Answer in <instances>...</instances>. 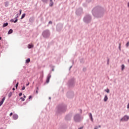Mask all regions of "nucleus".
<instances>
[{
	"label": "nucleus",
	"mask_w": 129,
	"mask_h": 129,
	"mask_svg": "<svg viewBox=\"0 0 129 129\" xmlns=\"http://www.w3.org/2000/svg\"><path fill=\"white\" fill-rule=\"evenodd\" d=\"M92 14L94 18H101L104 14V9L101 7L97 6L93 8Z\"/></svg>",
	"instance_id": "f257e3e1"
},
{
	"label": "nucleus",
	"mask_w": 129,
	"mask_h": 129,
	"mask_svg": "<svg viewBox=\"0 0 129 129\" xmlns=\"http://www.w3.org/2000/svg\"><path fill=\"white\" fill-rule=\"evenodd\" d=\"M67 110V106L64 104H58L55 108V115H60Z\"/></svg>",
	"instance_id": "f03ea898"
},
{
	"label": "nucleus",
	"mask_w": 129,
	"mask_h": 129,
	"mask_svg": "<svg viewBox=\"0 0 129 129\" xmlns=\"http://www.w3.org/2000/svg\"><path fill=\"white\" fill-rule=\"evenodd\" d=\"M83 21L85 24H90L92 21V16L90 14H86L83 18Z\"/></svg>",
	"instance_id": "7ed1b4c3"
},
{
	"label": "nucleus",
	"mask_w": 129,
	"mask_h": 129,
	"mask_svg": "<svg viewBox=\"0 0 129 129\" xmlns=\"http://www.w3.org/2000/svg\"><path fill=\"white\" fill-rule=\"evenodd\" d=\"M83 119V117L79 113H77L74 115V120L75 122H80Z\"/></svg>",
	"instance_id": "20e7f679"
},
{
	"label": "nucleus",
	"mask_w": 129,
	"mask_h": 129,
	"mask_svg": "<svg viewBox=\"0 0 129 129\" xmlns=\"http://www.w3.org/2000/svg\"><path fill=\"white\" fill-rule=\"evenodd\" d=\"M42 35L43 38H45V39H48V38L50 37V35H51L50 30L48 29L44 30L42 33Z\"/></svg>",
	"instance_id": "39448f33"
},
{
	"label": "nucleus",
	"mask_w": 129,
	"mask_h": 129,
	"mask_svg": "<svg viewBox=\"0 0 129 129\" xmlns=\"http://www.w3.org/2000/svg\"><path fill=\"white\" fill-rule=\"evenodd\" d=\"M62 29H63V24L59 23L56 25V30L57 32H61Z\"/></svg>",
	"instance_id": "423d86ee"
},
{
	"label": "nucleus",
	"mask_w": 129,
	"mask_h": 129,
	"mask_svg": "<svg viewBox=\"0 0 129 129\" xmlns=\"http://www.w3.org/2000/svg\"><path fill=\"white\" fill-rule=\"evenodd\" d=\"M82 12H83V9L82 8H79L76 11V14L77 16H80L81 14H82Z\"/></svg>",
	"instance_id": "0eeeda50"
},
{
	"label": "nucleus",
	"mask_w": 129,
	"mask_h": 129,
	"mask_svg": "<svg viewBox=\"0 0 129 129\" xmlns=\"http://www.w3.org/2000/svg\"><path fill=\"white\" fill-rule=\"evenodd\" d=\"M67 96L68 98H73V96H74V93H73V92H68L67 93Z\"/></svg>",
	"instance_id": "6e6552de"
},
{
	"label": "nucleus",
	"mask_w": 129,
	"mask_h": 129,
	"mask_svg": "<svg viewBox=\"0 0 129 129\" xmlns=\"http://www.w3.org/2000/svg\"><path fill=\"white\" fill-rule=\"evenodd\" d=\"M129 119V116L127 115H124L120 120V121H127Z\"/></svg>",
	"instance_id": "1a4fd4ad"
},
{
	"label": "nucleus",
	"mask_w": 129,
	"mask_h": 129,
	"mask_svg": "<svg viewBox=\"0 0 129 129\" xmlns=\"http://www.w3.org/2000/svg\"><path fill=\"white\" fill-rule=\"evenodd\" d=\"M75 80V79H74V78H73L72 79L69 81V86H73V85H74Z\"/></svg>",
	"instance_id": "9d476101"
},
{
	"label": "nucleus",
	"mask_w": 129,
	"mask_h": 129,
	"mask_svg": "<svg viewBox=\"0 0 129 129\" xmlns=\"http://www.w3.org/2000/svg\"><path fill=\"white\" fill-rule=\"evenodd\" d=\"M71 117H72V114H69L66 116V120H71Z\"/></svg>",
	"instance_id": "9b49d317"
},
{
	"label": "nucleus",
	"mask_w": 129,
	"mask_h": 129,
	"mask_svg": "<svg viewBox=\"0 0 129 129\" xmlns=\"http://www.w3.org/2000/svg\"><path fill=\"white\" fill-rule=\"evenodd\" d=\"M52 73L51 72H50L49 73V74H48V76L47 77V79H46V83H48L49 82H50V78H51V74Z\"/></svg>",
	"instance_id": "f8f14e48"
},
{
	"label": "nucleus",
	"mask_w": 129,
	"mask_h": 129,
	"mask_svg": "<svg viewBox=\"0 0 129 129\" xmlns=\"http://www.w3.org/2000/svg\"><path fill=\"white\" fill-rule=\"evenodd\" d=\"M5 100H6V97H4L2 101H0V106H2V105H3V104L4 103V101H5Z\"/></svg>",
	"instance_id": "ddd939ff"
},
{
	"label": "nucleus",
	"mask_w": 129,
	"mask_h": 129,
	"mask_svg": "<svg viewBox=\"0 0 129 129\" xmlns=\"http://www.w3.org/2000/svg\"><path fill=\"white\" fill-rule=\"evenodd\" d=\"M19 118V116L17 114H14L13 115V119H18V118Z\"/></svg>",
	"instance_id": "4468645a"
},
{
	"label": "nucleus",
	"mask_w": 129,
	"mask_h": 129,
	"mask_svg": "<svg viewBox=\"0 0 129 129\" xmlns=\"http://www.w3.org/2000/svg\"><path fill=\"white\" fill-rule=\"evenodd\" d=\"M89 116L91 120V121H93V117H92V114L91 113H89Z\"/></svg>",
	"instance_id": "2eb2a0df"
},
{
	"label": "nucleus",
	"mask_w": 129,
	"mask_h": 129,
	"mask_svg": "<svg viewBox=\"0 0 129 129\" xmlns=\"http://www.w3.org/2000/svg\"><path fill=\"white\" fill-rule=\"evenodd\" d=\"M108 99V97H107V95H106L104 98V101L106 102V101H107Z\"/></svg>",
	"instance_id": "dca6fc26"
},
{
	"label": "nucleus",
	"mask_w": 129,
	"mask_h": 129,
	"mask_svg": "<svg viewBox=\"0 0 129 129\" xmlns=\"http://www.w3.org/2000/svg\"><path fill=\"white\" fill-rule=\"evenodd\" d=\"M38 91H39V87H37L34 90V92H36V94H38Z\"/></svg>",
	"instance_id": "f3484780"
},
{
	"label": "nucleus",
	"mask_w": 129,
	"mask_h": 129,
	"mask_svg": "<svg viewBox=\"0 0 129 129\" xmlns=\"http://www.w3.org/2000/svg\"><path fill=\"white\" fill-rule=\"evenodd\" d=\"M49 0H41V1L42 2V3H43V4H48V1Z\"/></svg>",
	"instance_id": "a211bd4d"
},
{
	"label": "nucleus",
	"mask_w": 129,
	"mask_h": 129,
	"mask_svg": "<svg viewBox=\"0 0 129 129\" xmlns=\"http://www.w3.org/2000/svg\"><path fill=\"white\" fill-rule=\"evenodd\" d=\"M25 17H26V14H23L22 16H21V20H23V19H24V18H25Z\"/></svg>",
	"instance_id": "6ab92c4d"
},
{
	"label": "nucleus",
	"mask_w": 129,
	"mask_h": 129,
	"mask_svg": "<svg viewBox=\"0 0 129 129\" xmlns=\"http://www.w3.org/2000/svg\"><path fill=\"white\" fill-rule=\"evenodd\" d=\"M13 33V29H10L9 31H8V35H10V34H12Z\"/></svg>",
	"instance_id": "aec40b11"
},
{
	"label": "nucleus",
	"mask_w": 129,
	"mask_h": 129,
	"mask_svg": "<svg viewBox=\"0 0 129 129\" xmlns=\"http://www.w3.org/2000/svg\"><path fill=\"white\" fill-rule=\"evenodd\" d=\"M124 68H125L124 64H122L121 65V70H122V71H123V70H124Z\"/></svg>",
	"instance_id": "412c9836"
},
{
	"label": "nucleus",
	"mask_w": 129,
	"mask_h": 129,
	"mask_svg": "<svg viewBox=\"0 0 129 129\" xmlns=\"http://www.w3.org/2000/svg\"><path fill=\"white\" fill-rule=\"evenodd\" d=\"M12 95H13V93L12 92H10L9 93V94H8V97H11V96H12Z\"/></svg>",
	"instance_id": "4be33fe9"
},
{
	"label": "nucleus",
	"mask_w": 129,
	"mask_h": 129,
	"mask_svg": "<svg viewBox=\"0 0 129 129\" xmlns=\"http://www.w3.org/2000/svg\"><path fill=\"white\" fill-rule=\"evenodd\" d=\"M8 25H9V23H4L3 25V28H5V27H7Z\"/></svg>",
	"instance_id": "5701e85b"
},
{
	"label": "nucleus",
	"mask_w": 129,
	"mask_h": 129,
	"mask_svg": "<svg viewBox=\"0 0 129 129\" xmlns=\"http://www.w3.org/2000/svg\"><path fill=\"white\" fill-rule=\"evenodd\" d=\"M54 6V3L53 2H50L49 4V7H53Z\"/></svg>",
	"instance_id": "b1692460"
},
{
	"label": "nucleus",
	"mask_w": 129,
	"mask_h": 129,
	"mask_svg": "<svg viewBox=\"0 0 129 129\" xmlns=\"http://www.w3.org/2000/svg\"><path fill=\"white\" fill-rule=\"evenodd\" d=\"M30 58H28L26 60V63H30Z\"/></svg>",
	"instance_id": "393cba45"
},
{
	"label": "nucleus",
	"mask_w": 129,
	"mask_h": 129,
	"mask_svg": "<svg viewBox=\"0 0 129 129\" xmlns=\"http://www.w3.org/2000/svg\"><path fill=\"white\" fill-rule=\"evenodd\" d=\"M107 65H109V58L107 57Z\"/></svg>",
	"instance_id": "a878e982"
},
{
	"label": "nucleus",
	"mask_w": 129,
	"mask_h": 129,
	"mask_svg": "<svg viewBox=\"0 0 129 129\" xmlns=\"http://www.w3.org/2000/svg\"><path fill=\"white\" fill-rule=\"evenodd\" d=\"M105 91L107 92V93H109L110 90L108 89H106L105 90Z\"/></svg>",
	"instance_id": "bb28decb"
},
{
	"label": "nucleus",
	"mask_w": 129,
	"mask_h": 129,
	"mask_svg": "<svg viewBox=\"0 0 129 129\" xmlns=\"http://www.w3.org/2000/svg\"><path fill=\"white\" fill-rule=\"evenodd\" d=\"M125 46H126V48H128V46H129V41H128V42L126 43Z\"/></svg>",
	"instance_id": "cd10ccee"
},
{
	"label": "nucleus",
	"mask_w": 129,
	"mask_h": 129,
	"mask_svg": "<svg viewBox=\"0 0 129 129\" xmlns=\"http://www.w3.org/2000/svg\"><path fill=\"white\" fill-rule=\"evenodd\" d=\"M33 47L32 45H30L29 44L28 46V47L29 48V49H31V48H32Z\"/></svg>",
	"instance_id": "c85d7f7f"
},
{
	"label": "nucleus",
	"mask_w": 129,
	"mask_h": 129,
	"mask_svg": "<svg viewBox=\"0 0 129 129\" xmlns=\"http://www.w3.org/2000/svg\"><path fill=\"white\" fill-rule=\"evenodd\" d=\"M118 49L120 51V50H121V44H120V43H119Z\"/></svg>",
	"instance_id": "c756f323"
},
{
	"label": "nucleus",
	"mask_w": 129,
	"mask_h": 129,
	"mask_svg": "<svg viewBox=\"0 0 129 129\" xmlns=\"http://www.w3.org/2000/svg\"><path fill=\"white\" fill-rule=\"evenodd\" d=\"M5 7H8L9 6V2H6L5 4Z\"/></svg>",
	"instance_id": "7c9ffc66"
},
{
	"label": "nucleus",
	"mask_w": 129,
	"mask_h": 129,
	"mask_svg": "<svg viewBox=\"0 0 129 129\" xmlns=\"http://www.w3.org/2000/svg\"><path fill=\"white\" fill-rule=\"evenodd\" d=\"M18 86H19V82H17L16 85V88L17 89Z\"/></svg>",
	"instance_id": "2f4dec72"
},
{
	"label": "nucleus",
	"mask_w": 129,
	"mask_h": 129,
	"mask_svg": "<svg viewBox=\"0 0 129 129\" xmlns=\"http://www.w3.org/2000/svg\"><path fill=\"white\" fill-rule=\"evenodd\" d=\"M17 22H18V16L16 17V20L14 21V23H17Z\"/></svg>",
	"instance_id": "473e14b6"
},
{
	"label": "nucleus",
	"mask_w": 129,
	"mask_h": 129,
	"mask_svg": "<svg viewBox=\"0 0 129 129\" xmlns=\"http://www.w3.org/2000/svg\"><path fill=\"white\" fill-rule=\"evenodd\" d=\"M25 89H26V86H23L22 87V90H25Z\"/></svg>",
	"instance_id": "72a5a7b5"
},
{
	"label": "nucleus",
	"mask_w": 129,
	"mask_h": 129,
	"mask_svg": "<svg viewBox=\"0 0 129 129\" xmlns=\"http://www.w3.org/2000/svg\"><path fill=\"white\" fill-rule=\"evenodd\" d=\"M20 99H21L22 101H25V98H23V97H21L20 98Z\"/></svg>",
	"instance_id": "f704fd0d"
},
{
	"label": "nucleus",
	"mask_w": 129,
	"mask_h": 129,
	"mask_svg": "<svg viewBox=\"0 0 129 129\" xmlns=\"http://www.w3.org/2000/svg\"><path fill=\"white\" fill-rule=\"evenodd\" d=\"M79 111H80V114H82V109H80Z\"/></svg>",
	"instance_id": "c9c22d12"
},
{
	"label": "nucleus",
	"mask_w": 129,
	"mask_h": 129,
	"mask_svg": "<svg viewBox=\"0 0 129 129\" xmlns=\"http://www.w3.org/2000/svg\"><path fill=\"white\" fill-rule=\"evenodd\" d=\"M48 24H50V25H52V24H53V22L50 21H49Z\"/></svg>",
	"instance_id": "e433bc0d"
},
{
	"label": "nucleus",
	"mask_w": 129,
	"mask_h": 129,
	"mask_svg": "<svg viewBox=\"0 0 129 129\" xmlns=\"http://www.w3.org/2000/svg\"><path fill=\"white\" fill-rule=\"evenodd\" d=\"M20 16H21V15H22V10H20V14H19Z\"/></svg>",
	"instance_id": "4c0bfd02"
},
{
	"label": "nucleus",
	"mask_w": 129,
	"mask_h": 129,
	"mask_svg": "<svg viewBox=\"0 0 129 129\" xmlns=\"http://www.w3.org/2000/svg\"><path fill=\"white\" fill-rule=\"evenodd\" d=\"M94 129H98V126H95Z\"/></svg>",
	"instance_id": "58836bf2"
},
{
	"label": "nucleus",
	"mask_w": 129,
	"mask_h": 129,
	"mask_svg": "<svg viewBox=\"0 0 129 129\" xmlns=\"http://www.w3.org/2000/svg\"><path fill=\"white\" fill-rule=\"evenodd\" d=\"M127 109H129V103H128V104L127 105Z\"/></svg>",
	"instance_id": "ea45409f"
},
{
	"label": "nucleus",
	"mask_w": 129,
	"mask_h": 129,
	"mask_svg": "<svg viewBox=\"0 0 129 129\" xmlns=\"http://www.w3.org/2000/svg\"><path fill=\"white\" fill-rule=\"evenodd\" d=\"M22 95H23V94L22 93H20L19 94V96H22Z\"/></svg>",
	"instance_id": "a19ab883"
},
{
	"label": "nucleus",
	"mask_w": 129,
	"mask_h": 129,
	"mask_svg": "<svg viewBox=\"0 0 129 129\" xmlns=\"http://www.w3.org/2000/svg\"><path fill=\"white\" fill-rule=\"evenodd\" d=\"M12 115H13V112H11V113L10 114V116H12Z\"/></svg>",
	"instance_id": "79ce46f5"
},
{
	"label": "nucleus",
	"mask_w": 129,
	"mask_h": 129,
	"mask_svg": "<svg viewBox=\"0 0 129 129\" xmlns=\"http://www.w3.org/2000/svg\"><path fill=\"white\" fill-rule=\"evenodd\" d=\"M83 126L80 127L79 128H78V129H83Z\"/></svg>",
	"instance_id": "37998d69"
},
{
	"label": "nucleus",
	"mask_w": 129,
	"mask_h": 129,
	"mask_svg": "<svg viewBox=\"0 0 129 129\" xmlns=\"http://www.w3.org/2000/svg\"><path fill=\"white\" fill-rule=\"evenodd\" d=\"M31 98H32V96H30L29 97V99H31Z\"/></svg>",
	"instance_id": "c03bdc74"
},
{
	"label": "nucleus",
	"mask_w": 129,
	"mask_h": 129,
	"mask_svg": "<svg viewBox=\"0 0 129 129\" xmlns=\"http://www.w3.org/2000/svg\"><path fill=\"white\" fill-rule=\"evenodd\" d=\"M30 85V83H28V84H26V86H28V85Z\"/></svg>",
	"instance_id": "a18cd8bd"
},
{
	"label": "nucleus",
	"mask_w": 129,
	"mask_h": 129,
	"mask_svg": "<svg viewBox=\"0 0 129 129\" xmlns=\"http://www.w3.org/2000/svg\"><path fill=\"white\" fill-rule=\"evenodd\" d=\"M72 67H73V66H71V67H70L69 70H70L71 69V68H72Z\"/></svg>",
	"instance_id": "49530a36"
},
{
	"label": "nucleus",
	"mask_w": 129,
	"mask_h": 129,
	"mask_svg": "<svg viewBox=\"0 0 129 129\" xmlns=\"http://www.w3.org/2000/svg\"><path fill=\"white\" fill-rule=\"evenodd\" d=\"M54 68H52V69H51V71H54Z\"/></svg>",
	"instance_id": "de8ad7c7"
},
{
	"label": "nucleus",
	"mask_w": 129,
	"mask_h": 129,
	"mask_svg": "<svg viewBox=\"0 0 129 129\" xmlns=\"http://www.w3.org/2000/svg\"><path fill=\"white\" fill-rule=\"evenodd\" d=\"M97 126H98V128H99V127H101V125H98Z\"/></svg>",
	"instance_id": "09e8293b"
},
{
	"label": "nucleus",
	"mask_w": 129,
	"mask_h": 129,
	"mask_svg": "<svg viewBox=\"0 0 129 129\" xmlns=\"http://www.w3.org/2000/svg\"><path fill=\"white\" fill-rule=\"evenodd\" d=\"M50 3H53V0H50Z\"/></svg>",
	"instance_id": "8fccbe9b"
},
{
	"label": "nucleus",
	"mask_w": 129,
	"mask_h": 129,
	"mask_svg": "<svg viewBox=\"0 0 129 129\" xmlns=\"http://www.w3.org/2000/svg\"><path fill=\"white\" fill-rule=\"evenodd\" d=\"M127 7L129 8V2L127 3Z\"/></svg>",
	"instance_id": "3c124183"
},
{
	"label": "nucleus",
	"mask_w": 129,
	"mask_h": 129,
	"mask_svg": "<svg viewBox=\"0 0 129 129\" xmlns=\"http://www.w3.org/2000/svg\"><path fill=\"white\" fill-rule=\"evenodd\" d=\"M13 90H15V88H13Z\"/></svg>",
	"instance_id": "603ef678"
},
{
	"label": "nucleus",
	"mask_w": 129,
	"mask_h": 129,
	"mask_svg": "<svg viewBox=\"0 0 129 129\" xmlns=\"http://www.w3.org/2000/svg\"><path fill=\"white\" fill-rule=\"evenodd\" d=\"M73 64H74V60H73Z\"/></svg>",
	"instance_id": "864d4df0"
},
{
	"label": "nucleus",
	"mask_w": 129,
	"mask_h": 129,
	"mask_svg": "<svg viewBox=\"0 0 129 129\" xmlns=\"http://www.w3.org/2000/svg\"><path fill=\"white\" fill-rule=\"evenodd\" d=\"M24 98H26V96L24 95Z\"/></svg>",
	"instance_id": "5fc2aeb1"
},
{
	"label": "nucleus",
	"mask_w": 129,
	"mask_h": 129,
	"mask_svg": "<svg viewBox=\"0 0 129 129\" xmlns=\"http://www.w3.org/2000/svg\"><path fill=\"white\" fill-rule=\"evenodd\" d=\"M49 99H51V97H49Z\"/></svg>",
	"instance_id": "6e6d98bb"
},
{
	"label": "nucleus",
	"mask_w": 129,
	"mask_h": 129,
	"mask_svg": "<svg viewBox=\"0 0 129 129\" xmlns=\"http://www.w3.org/2000/svg\"><path fill=\"white\" fill-rule=\"evenodd\" d=\"M0 40H2V37H0Z\"/></svg>",
	"instance_id": "4d7b16f0"
},
{
	"label": "nucleus",
	"mask_w": 129,
	"mask_h": 129,
	"mask_svg": "<svg viewBox=\"0 0 129 129\" xmlns=\"http://www.w3.org/2000/svg\"><path fill=\"white\" fill-rule=\"evenodd\" d=\"M0 129H3V128H0Z\"/></svg>",
	"instance_id": "13d9d810"
}]
</instances>
